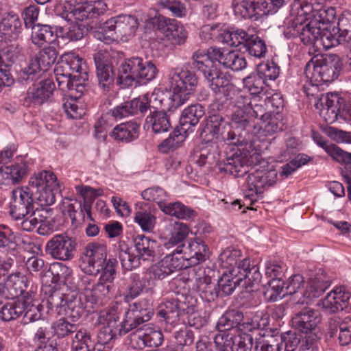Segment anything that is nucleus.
<instances>
[{"label": "nucleus", "mask_w": 351, "mask_h": 351, "mask_svg": "<svg viewBox=\"0 0 351 351\" xmlns=\"http://www.w3.org/2000/svg\"><path fill=\"white\" fill-rule=\"evenodd\" d=\"M216 61L226 68L239 71L246 67V60L237 52L216 47H210L206 52L197 50L193 54V68L203 74L213 93L232 97L236 87L230 82V76L217 69Z\"/></svg>", "instance_id": "1"}, {"label": "nucleus", "mask_w": 351, "mask_h": 351, "mask_svg": "<svg viewBox=\"0 0 351 351\" xmlns=\"http://www.w3.org/2000/svg\"><path fill=\"white\" fill-rule=\"evenodd\" d=\"M291 14L293 19L287 28L289 33L298 36L304 45L311 47L315 52L322 31L335 21L336 12L332 7H324L323 0H295L291 5Z\"/></svg>", "instance_id": "2"}, {"label": "nucleus", "mask_w": 351, "mask_h": 351, "mask_svg": "<svg viewBox=\"0 0 351 351\" xmlns=\"http://www.w3.org/2000/svg\"><path fill=\"white\" fill-rule=\"evenodd\" d=\"M58 88L62 92L75 90L83 93L88 79V66L82 58L74 52L65 53L54 69Z\"/></svg>", "instance_id": "3"}, {"label": "nucleus", "mask_w": 351, "mask_h": 351, "mask_svg": "<svg viewBox=\"0 0 351 351\" xmlns=\"http://www.w3.org/2000/svg\"><path fill=\"white\" fill-rule=\"evenodd\" d=\"M342 68L340 58L335 55H314L305 66L304 74L313 86L334 81Z\"/></svg>", "instance_id": "4"}, {"label": "nucleus", "mask_w": 351, "mask_h": 351, "mask_svg": "<svg viewBox=\"0 0 351 351\" xmlns=\"http://www.w3.org/2000/svg\"><path fill=\"white\" fill-rule=\"evenodd\" d=\"M158 69L150 60L134 57L125 60L119 68L117 82L123 87L136 86L141 82H148L155 79Z\"/></svg>", "instance_id": "5"}, {"label": "nucleus", "mask_w": 351, "mask_h": 351, "mask_svg": "<svg viewBox=\"0 0 351 351\" xmlns=\"http://www.w3.org/2000/svg\"><path fill=\"white\" fill-rule=\"evenodd\" d=\"M243 269L239 271H223L219 280H217L221 293L229 295L233 293L237 286L244 287L247 291H252V288L258 285L261 275L257 265H251L248 260H245L241 265Z\"/></svg>", "instance_id": "6"}, {"label": "nucleus", "mask_w": 351, "mask_h": 351, "mask_svg": "<svg viewBox=\"0 0 351 351\" xmlns=\"http://www.w3.org/2000/svg\"><path fill=\"white\" fill-rule=\"evenodd\" d=\"M215 94L219 99H221L223 95L225 101L234 100L235 110L232 115V121L237 128L244 131L250 128L254 119L265 117V110L261 105L252 106L251 98L243 95L237 88L232 97L228 98L223 93Z\"/></svg>", "instance_id": "7"}, {"label": "nucleus", "mask_w": 351, "mask_h": 351, "mask_svg": "<svg viewBox=\"0 0 351 351\" xmlns=\"http://www.w3.org/2000/svg\"><path fill=\"white\" fill-rule=\"evenodd\" d=\"M138 21L131 15L120 14L110 18L104 24L101 32H96L95 38L106 43L112 40L127 42L137 29Z\"/></svg>", "instance_id": "8"}, {"label": "nucleus", "mask_w": 351, "mask_h": 351, "mask_svg": "<svg viewBox=\"0 0 351 351\" xmlns=\"http://www.w3.org/2000/svg\"><path fill=\"white\" fill-rule=\"evenodd\" d=\"M267 324V319L262 313H246L232 310L224 313L218 320L217 328L221 331L229 330L237 328L243 332H253Z\"/></svg>", "instance_id": "9"}, {"label": "nucleus", "mask_w": 351, "mask_h": 351, "mask_svg": "<svg viewBox=\"0 0 351 351\" xmlns=\"http://www.w3.org/2000/svg\"><path fill=\"white\" fill-rule=\"evenodd\" d=\"M167 84L171 92L182 106L193 93L198 84L196 75L190 70L172 68L167 75Z\"/></svg>", "instance_id": "10"}, {"label": "nucleus", "mask_w": 351, "mask_h": 351, "mask_svg": "<svg viewBox=\"0 0 351 351\" xmlns=\"http://www.w3.org/2000/svg\"><path fill=\"white\" fill-rule=\"evenodd\" d=\"M259 158L258 150L252 143L245 142L243 147L228 155L221 169L235 177H241L248 171L249 166L258 162Z\"/></svg>", "instance_id": "11"}, {"label": "nucleus", "mask_w": 351, "mask_h": 351, "mask_svg": "<svg viewBox=\"0 0 351 351\" xmlns=\"http://www.w3.org/2000/svg\"><path fill=\"white\" fill-rule=\"evenodd\" d=\"M29 185L40 205L49 206L56 202L55 195L59 192L60 186L53 172L43 171L35 174L29 178Z\"/></svg>", "instance_id": "12"}, {"label": "nucleus", "mask_w": 351, "mask_h": 351, "mask_svg": "<svg viewBox=\"0 0 351 351\" xmlns=\"http://www.w3.org/2000/svg\"><path fill=\"white\" fill-rule=\"evenodd\" d=\"M234 128L241 130L237 128L232 122L228 124L221 116L214 114L206 119L201 136L207 141L221 139L228 144H236L240 142L241 135L236 134L233 130Z\"/></svg>", "instance_id": "13"}, {"label": "nucleus", "mask_w": 351, "mask_h": 351, "mask_svg": "<svg viewBox=\"0 0 351 351\" xmlns=\"http://www.w3.org/2000/svg\"><path fill=\"white\" fill-rule=\"evenodd\" d=\"M234 128L241 130L237 128L232 122L228 124L221 116L214 114L206 119L201 136L207 141L221 139L228 144H236L240 142L241 135L236 134L233 130Z\"/></svg>", "instance_id": "14"}, {"label": "nucleus", "mask_w": 351, "mask_h": 351, "mask_svg": "<svg viewBox=\"0 0 351 351\" xmlns=\"http://www.w3.org/2000/svg\"><path fill=\"white\" fill-rule=\"evenodd\" d=\"M234 128L241 130L237 128L232 122L228 124L221 116L214 114L206 119L201 136L207 141L221 139L228 144H236L240 142L241 135L236 134L233 130Z\"/></svg>", "instance_id": "15"}, {"label": "nucleus", "mask_w": 351, "mask_h": 351, "mask_svg": "<svg viewBox=\"0 0 351 351\" xmlns=\"http://www.w3.org/2000/svg\"><path fill=\"white\" fill-rule=\"evenodd\" d=\"M276 169H256L249 173L243 185V191L246 198L252 203L262 198L263 191L274 185L277 180Z\"/></svg>", "instance_id": "16"}, {"label": "nucleus", "mask_w": 351, "mask_h": 351, "mask_svg": "<svg viewBox=\"0 0 351 351\" xmlns=\"http://www.w3.org/2000/svg\"><path fill=\"white\" fill-rule=\"evenodd\" d=\"M113 263L114 261H110L106 266V271L102 272L99 282L93 287L90 294L86 295V297H90V300L87 302L86 308H93L95 305L103 306L113 297L114 292L113 280L116 274L113 269Z\"/></svg>", "instance_id": "17"}, {"label": "nucleus", "mask_w": 351, "mask_h": 351, "mask_svg": "<svg viewBox=\"0 0 351 351\" xmlns=\"http://www.w3.org/2000/svg\"><path fill=\"white\" fill-rule=\"evenodd\" d=\"M107 249L104 244L98 243H88L84 252V270L90 275L97 276L101 271H106V266L110 261H114L113 269L116 271L117 261L114 258L106 261Z\"/></svg>", "instance_id": "18"}, {"label": "nucleus", "mask_w": 351, "mask_h": 351, "mask_svg": "<svg viewBox=\"0 0 351 351\" xmlns=\"http://www.w3.org/2000/svg\"><path fill=\"white\" fill-rule=\"evenodd\" d=\"M77 245L75 238L64 232L59 233L47 242L45 251L53 259L66 261L74 258Z\"/></svg>", "instance_id": "19"}, {"label": "nucleus", "mask_w": 351, "mask_h": 351, "mask_svg": "<svg viewBox=\"0 0 351 351\" xmlns=\"http://www.w3.org/2000/svg\"><path fill=\"white\" fill-rule=\"evenodd\" d=\"M10 215L15 221L21 220L34 210L32 193L28 188L17 187L11 191Z\"/></svg>", "instance_id": "20"}, {"label": "nucleus", "mask_w": 351, "mask_h": 351, "mask_svg": "<svg viewBox=\"0 0 351 351\" xmlns=\"http://www.w3.org/2000/svg\"><path fill=\"white\" fill-rule=\"evenodd\" d=\"M139 99L141 106L145 108V112L151 108L155 111H173L182 106L172 92H165L160 88H155L151 94L147 93Z\"/></svg>", "instance_id": "21"}, {"label": "nucleus", "mask_w": 351, "mask_h": 351, "mask_svg": "<svg viewBox=\"0 0 351 351\" xmlns=\"http://www.w3.org/2000/svg\"><path fill=\"white\" fill-rule=\"evenodd\" d=\"M119 304L117 302L101 311L99 322L104 326L98 335L101 343H107L114 336L119 335Z\"/></svg>", "instance_id": "22"}, {"label": "nucleus", "mask_w": 351, "mask_h": 351, "mask_svg": "<svg viewBox=\"0 0 351 351\" xmlns=\"http://www.w3.org/2000/svg\"><path fill=\"white\" fill-rule=\"evenodd\" d=\"M28 171V162L23 156H17L10 165L0 167V189L19 184Z\"/></svg>", "instance_id": "23"}, {"label": "nucleus", "mask_w": 351, "mask_h": 351, "mask_svg": "<svg viewBox=\"0 0 351 351\" xmlns=\"http://www.w3.org/2000/svg\"><path fill=\"white\" fill-rule=\"evenodd\" d=\"M144 303V301H139L130 305L121 323L119 335H125L151 318V309L145 308Z\"/></svg>", "instance_id": "24"}, {"label": "nucleus", "mask_w": 351, "mask_h": 351, "mask_svg": "<svg viewBox=\"0 0 351 351\" xmlns=\"http://www.w3.org/2000/svg\"><path fill=\"white\" fill-rule=\"evenodd\" d=\"M208 247L199 239H190L186 244L179 245L176 252L180 255L186 267L195 266L206 261Z\"/></svg>", "instance_id": "25"}, {"label": "nucleus", "mask_w": 351, "mask_h": 351, "mask_svg": "<svg viewBox=\"0 0 351 351\" xmlns=\"http://www.w3.org/2000/svg\"><path fill=\"white\" fill-rule=\"evenodd\" d=\"M351 295L345 287H339L334 289L326 296L320 300L317 306L326 313H335L343 311L349 305Z\"/></svg>", "instance_id": "26"}, {"label": "nucleus", "mask_w": 351, "mask_h": 351, "mask_svg": "<svg viewBox=\"0 0 351 351\" xmlns=\"http://www.w3.org/2000/svg\"><path fill=\"white\" fill-rule=\"evenodd\" d=\"M267 4L261 0H234L232 8L234 14L241 19H252L261 14H269Z\"/></svg>", "instance_id": "27"}, {"label": "nucleus", "mask_w": 351, "mask_h": 351, "mask_svg": "<svg viewBox=\"0 0 351 351\" xmlns=\"http://www.w3.org/2000/svg\"><path fill=\"white\" fill-rule=\"evenodd\" d=\"M157 26L167 39L174 44H182L187 38V31L175 19L159 16L157 19Z\"/></svg>", "instance_id": "28"}, {"label": "nucleus", "mask_w": 351, "mask_h": 351, "mask_svg": "<svg viewBox=\"0 0 351 351\" xmlns=\"http://www.w3.org/2000/svg\"><path fill=\"white\" fill-rule=\"evenodd\" d=\"M242 257V252L240 250L229 247L221 252L218 260L219 265L223 271L229 270L232 272L239 271V270L243 271L241 265L243 263L245 260H248L251 265H256L250 258Z\"/></svg>", "instance_id": "29"}, {"label": "nucleus", "mask_w": 351, "mask_h": 351, "mask_svg": "<svg viewBox=\"0 0 351 351\" xmlns=\"http://www.w3.org/2000/svg\"><path fill=\"white\" fill-rule=\"evenodd\" d=\"M131 339L132 341L141 342L138 343V347L143 346L148 347H158L163 341V335L162 332L153 328L149 325H145L143 328L137 330L135 332L131 335Z\"/></svg>", "instance_id": "30"}, {"label": "nucleus", "mask_w": 351, "mask_h": 351, "mask_svg": "<svg viewBox=\"0 0 351 351\" xmlns=\"http://www.w3.org/2000/svg\"><path fill=\"white\" fill-rule=\"evenodd\" d=\"M319 322V313L308 308L302 309L292 318L293 324L305 333L313 330Z\"/></svg>", "instance_id": "31"}, {"label": "nucleus", "mask_w": 351, "mask_h": 351, "mask_svg": "<svg viewBox=\"0 0 351 351\" xmlns=\"http://www.w3.org/2000/svg\"><path fill=\"white\" fill-rule=\"evenodd\" d=\"M21 30V22L17 14L12 12L3 15L0 22V36L9 41L18 38Z\"/></svg>", "instance_id": "32"}, {"label": "nucleus", "mask_w": 351, "mask_h": 351, "mask_svg": "<svg viewBox=\"0 0 351 351\" xmlns=\"http://www.w3.org/2000/svg\"><path fill=\"white\" fill-rule=\"evenodd\" d=\"M140 124L136 121H128L115 126L110 136L119 142L129 143L138 137Z\"/></svg>", "instance_id": "33"}, {"label": "nucleus", "mask_w": 351, "mask_h": 351, "mask_svg": "<svg viewBox=\"0 0 351 351\" xmlns=\"http://www.w3.org/2000/svg\"><path fill=\"white\" fill-rule=\"evenodd\" d=\"M55 88L54 83L49 79L33 84L27 90V98L34 103L42 104L52 95Z\"/></svg>", "instance_id": "34"}, {"label": "nucleus", "mask_w": 351, "mask_h": 351, "mask_svg": "<svg viewBox=\"0 0 351 351\" xmlns=\"http://www.w3.org/2000/svg\"><path fill=\"white\" fill-rule=\"evenodd\" d=\"M106 10L107 5L103 0H95L79 5L73 10V15L75 20L82 21L103 14Z\"/></svg>", "instance_id": "35"}, {"label": "nucleus", "mask_w": 351, "mask_h": 351, "mask_svg": "<svg viewBox=\"0 0 351 351\" xmlns=\"http://www.w3.org/2000/svg\"><path fill=\"white\" fill-rule=\"evenodd\" d=\"M6 299H18L25 291L27 278L21 272L10 274L4 284Z\"/></svg>", "instance_id": "36"}, {"label": "nucleus", "mask_w": 351, "mask_h": 351, "mask_svg": "<svg viewBox=\"0 0 351 351\" xmlns=\"http://www.w3.org/2000/svg\"><path fill=\"white\" fill-rule=\"evenodd\" d=\"M330 286L326 274L319 269L308 282L304 296L309 301L319 297Z\"/></svg>", "instance_id": "37"}, {"label": "nucleus", "mask_w": 351, "mask_h": 351, "mask_svg": "<svg viewBox=\"0 0 351 351\" xmlns=\"http://www.w3.org/2000/svg\"><path fill=\"white\" fill-rule=\"evenodd\" d=\"M204 107L199 104L191 105L185 108L180 118L181 130L184 132H192L194 127L199 123V119L204 115Z\"/></svg>", "instance_id": "38"}, {"label": "nucleus", "mask_w": 351, "mask_h": 351, "mask_svg": "<svg viewBox=\"0 0 351 351\" xmlns=\"http://www.w3.org/2000/svg\"><path fill=\"white\" fill-rule=\"evenodd\" d=\"M167 234L164 241V246L170 249L182 243L188 236L189 229L182 222L171 223L167 226Z\"/></svg>", "instance_id": "39"}, {"label": "nucleus", "mask_w": 351, "mask_h": 351, "mask_svg": "<svg viewBox=\"0 0 351 351\" xmlns=\"http://www.w3.org/2000/svg\"><path fill=\"white\" fill-rule=\"evenodd\" d=\"M196 289L200 297L207 302L214 301L220 293L217 280L209 276H201L197 279Z\"/></svg>", "instance_id": "40"}, {"label": "nucleus", "mask_w": 351, "mask_h": 351, "mask_svg": "<svg viewBox=\"0 0 351 351\" xmlns=\"http://www.w3.org/2000/svg\"><path fill=\"white\" fill-rule=\"evenodd\" d=\"M57 37L56 32L49 25L37 24L32 27L31 40L38 47H41L45 44L53 43Z\"/></svg>", "instance_id": "41"}, {"label": "nucleus", "mask_w": 351, "mask_h": 351, "mask_svg": "<svg viewBox=\"0 0 351 351\" xmlns=\"http://www.w3.org/2000/svg\"><path fill=\"white\" fill-rule=\"evenodd\" d=\"M19 245L12 230L6 225H0V252L7 256H15Z\"/></svg>", "instance_id": "42"}, {"label": "nucleus", "mask_w": 351, "mask_h": 351, "mask_svg": "<svg viewBox=\"0 0 351 351\" xmlns=\"http://www.w3.org/2000/svg\"><path fill=\"white\" fill-rule=\"evenodd\" d=\"M75 191L77 194L80 195L84 199L83 204H80L81 213H85L86 215H83V221L92 220L90 206L88 202L101 195L103 191L101 189H94L85 185L76 186Z\"/></svg>", "instance_id": "43"}, {"label": "nucleus", "mask_w": 351, "mask_h": 351, "mask_svg": "<svg viewBox=\"0 0 351 351\" xmlns=\"http://www.w3.org/2000/svg\"><path fill=\"white\" fill-rule=\"evenodd\" d=\"M167 111H154L146 117L145 127L152 128L154 133L167 132L171 127Z\"/></svg>", "instance_id": "44"}, {"label": "nucleus", "mask_w": 351, "mask_h": 351, "mask_svg": "<svg viewBox=\"0 0 351 351\" xmlns=\"http://www.w3.org/2000/svg\"><path fill=\"white\" fill-rule=\"evenodd\" d=\"M25 310V300L15 298L6 302L0 310V319L5 322L16 319Z\"/></svg>", "instance_id": "45"}, {"label": "nucleus", "mask_w": 351, "mask_h": 351, "mask_svg": "<svg viewBox=\"0 0 351 351\" xmlns=\"http://www.w3.org/2000/svg\"><path fill=\"white\" fill-rule=\"evenodd\" d=\"M141 99L134 98L130 101L124 102L112 110V114L116 119H123L129 115H134L140 112L141 114L145 113V108L142 106Z\"/></svg>", "instance_id": "46"}, {"label": "nucleus", "mask_w": 351, "mask_h": 351, "mask_svg": "<svg viewBox=\"0 0 351 351\" xmlns=\"http://www.w3.org/2000/svg\"><path fill=\"white\" fill-rule=\"evenodd\" d=\"M251 36L242 29H236L223 32L221 40L228 45L238 47L240 51H243Z\"/></svg>", "instance_id": "47"}, {"label": "nucleus", "mask_w": 351, "mask_h": 351, "mask_svg": "<svg viewBox=\"0 0 351 351\" xmlns=\"http://www.w3.org/2000/svg\"><path fill=\"white\" fill-rule=\"evenodd\" d=\"M69 94V97L64 99L63 108L68 117L71 119H80L85 114L84 109L82 106L79 105L77 97H80L82 93H77L75 90L65 91Z\"/></svg>", "instance_id": "48"}, {"label": "nucleus", "mask_w": 351, "mask_h": 351, "mask_svg": "<svg viewBox=\"0 0 351 351\" xmlns=\"http://www.w3.org/2000/svg\"><path fill=\"white\" fill-rule=\"evenodd\" d=\"M143 203L136 204L134 221L144 232H152L155 226L156 217L143 208Z\"/></svg>", "instance_id": "49"}, {"label": "nucleus", "mask_w": 351, "mask_h": 351, "mask_svg": "<svg viewBox=\"0 0 351 351\" xmlns=\"http://www.w3.org/2000/svg\"><path fill=\"white\" fill-rule=\"evenodd\" d=\"M134 244L140 260H148L154 256L156 241L144 235H137L134 239Z\"/></svg>", "instance_id": "50"}, {"label": "nucleus", "mask_w": 351, "mask_h": 351, "mask_svg": "<svg viewBox=\"0 0 351 351\" xmlns=\"http://www.w3.org/2000/svg\"><path fill=\"white\" fill-rule=\"evenodd\" d=\"M164 213L180 219H189L195 216V212L180 202L166 203L160 209Z\"/></svg>", "instance_id": "51"}, {"label": "nucleus", "mask_w": 351, "mask_h": 351, "mask_svg": "<svg viewBox=\"0 0 351 351\" xmlns=\"http://www.w3.org/2000/svg\"><path fill=\"white\" fill-rule=\"evenodd\" d=\"M331 23H328L326 29L322 31L317 44V50H315V52H319L322 47L324 49H329L343 42L340 39L339 34L333 32Z\"/></svg>", "instance_id": "52"}, {"label": "nucleus", "mask_w": 351, "mask_h": 351, "mask_svg": "<svg viewBox=\"0 0 351 351\" xmlns=\"http://www.w3.org/2000/svg\"><path fill=\"white\" fill-rule=\"evenodd\" d=\"M264 297L268 301H276L282 299L287 294L285 290V282L282 278L272 279L265 286Z\"/></svg>", "instance_id": "53"}, {"label": "nucleus", "mask_w": 351, "mask_h": 351, "mask_svg": "<svg viewBox=\"0 0 351 351\" xmlns=\"http://www.w3.org/2000/svg\"><path fill=\"white\" fill-rule=\"evenodd\" d=\"M182 303L176 298H171L164 302L159 311V315L169 322L178 320L180 315Z\"/></svg>", "instance_id": "54"}, {"label": "nucleus", "mask_w": 351, "mask_h": 351, "mask_svg": "<svg viewBox=\"0 0 351 351\" xmlns=\"http://www.w3.org/2000/svg\"><path fill=\"white\" fill-rule=\"evenodd\" d=\"M98 346L99 344L95 346L94 341L90 333L85 330H78L72 342L73 351H93Z\"/></svg>", "instance_id": "55"}, {"label": "nucleus", "mask_w": 351, "mask_h": 351, "mask_svg": "<svg viewBox=\"0 0 351 351\" xmlns=\"http://www.w3.org/2000/svg\"><path fill=\"white\" fill-rule=\"evenodd\" d=\"M145 281L138 274H132L129 278L124 293L125 298L129 301L138 297L145 289Z\"/></svg>", "instance_id": "56"}, {"label": "nucleus", "mask_w": 351, "mask_h": 351, "mask_svg": "<svg viewBox=\"0 0 351 351\" xmlns=\"http://www.w3.org/2000/svg\"><path fill=\"white\" fill-rule=\"evenodd\" d=\"M119 258L121 266L126 270H132L138 267L140 263V258L136 254L130 252L129 247L125 244L119 245Z\"/></svg>", "instance_id": "57"}, {"label": "nucleus", "mask_w": 351, "mask_h": 351, "mask_svg": "<svg viewBox=\"0 0 351 351\" xmlns=\"http://www.w3.org/2000/svg\"><path fill=\"white\" fill-rule=\"evenodd\" d=\"M142 197L149 202H156L160 209L169 199L167 192L161 187L153 186L144 190L141 193Z\"/></svg>", "instance_id": "58"}, {"label": "nucleus", "mask_w": 351, "mask_h": 351, "mask_svg": "<svg viewBox=\"0 0 351 351\" xmlns=\"http://www.w3.org/2000/svg\"><path fill=\"white\" fill-rule=\"evenodd\" d=\"M255 351H280L279 341L273 337H265L258 333L255 337Z\"/></svg>", "instance_id": "59"}, {"label": "nucleus", "mask_w": 351, "mask_h": 351, "mask_svg": "<svg viewBox=\"0 0 351 351\" xmlns=\"http://www.w3.org/2000/svg\"><path fill=\"white\" fill-rule=\"evenodd\" d=\"M258 125L259 131L265 136L275 134L278 130V126L275 120L270 117V114L265 112V117L254 119L250 127Z\"/></svg>", "instance_id": "60"}, {"label": "nucleus", "mask_w": 351, "mask_h": 351, "mask_svg": "<svg viewBox=\"0 0 351 351\" xmlns=\"http://www.w3.org/2000/svg\"><path fill=\"white\" fill-rule=\"evenodd\" d=\"M157 6L159 10H169L176 17L182 18L187 14L186 5L180 1L160 0L157 2Z\"/></svg>", "instance_id": "61"}, {"label": "nucleus", "mask_w": 351, "mask_h": 351, "mask_svg": "<svg viewBox=\"0 0 351 351\" xmlns=\"http://www.w3.org/2000/svg\"><path fill=\"white\" fill-rule=\"evenodd\" d=\"M244 88H246L251 95H258L261 93L266 83L264 80L256 71L250 73L248 76L243 80Z\"/></svg>", "instance_id": "62"}, {"label": "nucleus", "mask_w": 351, "mask_h": 351, "mask_svg": "<svg viewBox=\"0 0 351 351\" xmlns=\"http://www.w3.org/2000/svg\"><path fill=\"white\" fill-rule=\"evenodd\" d=\"M332 30L337 33L343 42L351 40V15H342L338 19L337 26H333Z\"/></svg>", "instance_id": "63"}, {"label": "nucleus", "mask_w": 351, "mask_h": 351, "mask_svg": "<svg viewBox=\"0 0 351 351\" xmlns=\"http://www.w3.org/2000/svg\"><path fill=\"white\" fill-rule=\"evenodd\" d=\"M43 72L47 71L56 62L57 51L54 47H47L40 50L35 56Z\"/></svg>", "instance_id": "64"}]
</instances>
